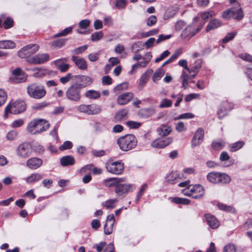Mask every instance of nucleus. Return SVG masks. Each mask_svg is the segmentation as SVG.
Wrapping results in <instances>:
<instances>
[{"instance_id":"1","label":"nucleus","mask_w":252,"mask_h":252,"mask_svg":"<svg viewBox=\"0 0 252 252\" xmlns=\"http://www.w3.org/2000/svg\"><path fill=\"white\" fill-rule=\"evenodd\" d=\"M117 143L120 149L124 152H127L134 149L137 145V140L133 134H126L119 137Z\"/></svg>"},{"instance_id":"2","label":"nucleus","mask_w":252,"mask_h":252,"mask_svg":"<svg viewBox=\"0 0 252 252\" xmlns=\"http://www.w3.org/2000/svg\"><path fill=\"white\" fill-rule=\"evenodd\" d=\"M50 126L48 122L44 119H35L29 123L28 131L32 134H37L47 130Z\"/></svg>"},{"instance_id":"3","label":"nucleus","mask_w":252,"mask_h":252,"mask_svg":"<svg viewBox=\"0 0 252 252\" xmlns=\"http://www.w3.org/2000/svg\"><path fill=\"white\" fill-rule=\"evenodd\" d=\"M82 89L80 83L76 82L72 83L65 92L67 99L72 101L79 102L81 98Z\"/></svg>"},{"instance_id":"4","label":"nucleus","mask_w":252,"mask_h":252,"mask_svg":"<svg viewBox=\"0 0 252 252\" xmlns=\"http://www.w3.org/2000/svg\"><path fill=\"white\" fill-rule=\"evenodd\" d=\"M27 94L32 98L39 99L43 98L46 94L44 87L36 83H32L27 88Z\"/></svg>"},{"instance_id":"5","label":"nucleus","mask_w":252,"mask_h":252,"mask_svg":"<svg viewBox=\"0 0 252 252\" xmlns=\"http://www.w3.org/2000/svg\"><path fill=\"white\" fill-rule=\"evenodd\" d=\"M244 17L243 10L239 3H237L236 6L224 11L222 17L226 20L233 18L236 20H241Z\"/></svg>"},{"instance_id":"6","label":"nucleus","mask_w":252,"mask_h":252,"mask_svg":"<svg viewBox=\"0 0 252 252\" xmlns=\"http://www.w3.org/2000/svg\"><path fill=\"white\" fill-rule=\"evenodd\" d=\"M207 178L209 182L214 184H227L231 181L228 175L215 172L209 173Z\"/></svg>"},{"instance_id":"7","label":"nucleus","mask_w":252,"mask_h":252,"mask_svg":"<svg viewBox=\"0 0 252 252\" xmlns=\"http://www.w3.org/2000/svg\"><path fill=\"white\" fill-rule=\"evenodd\" d=\"M26 107L25 102L23 100H17L6 106L5 109V114L9 112L13 114H19L26 110Z\"/></svg>"},{"instance_id":"8","label":"nucleus","mask_w":252,"mask_h":252,"mask_svg":"<svg viewBox=\"0 0 252 252\" xmlns=\"http://www.w3.org/2000/svg\"><path fill=\"white\" fill-rule=\"evenodd\" d=\"M39 48L38 45L34 44H29L24 46L21 49H20L18 52V56L21 58L28 59L30 58V56L36 52Z\"/></svg>"},{"instance_id":"9","label":"nucleus","mask_w":252,"mask_h":252,"mask_svg":"<svg viewBox=\"0 0 252 252\" xmlns=\"http://www.w3.org/2000/svg\"><path fill=\"white\" fill-rule=\"evenodd\" d=\"M32 147L28 143H23L20 144L16 149L17 156L23 158L29 157L32 154Z\"/></svg>"},{"instance_id":"10","label":"nucleus","mask_w":252,"mask_h":252,"mask_svg":"<svg viewBox=\"0 0 252 252\" xmlns=\"http://www.w3.org/2000/svg\"><path fill=\"white\" fill-rule=\"evenodd\" d=\"M106 167L109 172L119 175L123 172L124 165L121 161H117L108 163Z\"/></svg>"},{"instance_id":"11","label":"nucleus","mask_w":252,"mask_h":252,"mask_svg":"<svg viewBox=\"0 0 252 252\" xmlns=\"http://www.w3.org/2000/svg\"><path fill=\"white\" fill-rule=\"evenodd\" d=\"M49 60V55L47 53L38 54L35 56L27 59L26 61L34 64L44 63Z\"/></svg>"},{"instance_id":"12","label":"nucleus","mask_w":252,"mask_h":252,"mask_svg":"<svg viewBox=\"0 0 252 252\" xmlns=\"http://www.w3.org/2000/svg\"><path fill=\"white\" fill-rule=\"evenodd\" d=\"M10 79L14 83H20L26 81L27 75L20 68H17L12 71Z\"/></svg>"},{"instance_id":"13","label":"nucleus","mask_w":252,"mask_h":252,"mask_svg":"<svg viewBox=\"0 0 252 252\" xmlns=\"http://www.w3.org/2000/svg\"><path fill=\"white\" fill-rule=\"evenodd\" d=\"M125 181L119 182L115 188V192L119 196L127 194L130 190L131 185L123 183Z\"/></svg>"},{"instance_id":"14","label":"nucleus","mask_w":252,"mask_h":252,"mask_svg":"<svg viewBox=\"0 0 252 252\" xmlns=\"http://www.w3.org/2000/svg\"><path fill=\"white\" fill-rule=\"evenodd\" d=\"M190 191L192 194V198L200 199L202 198L205 193L204 188L200 184L191 186Z\"/></svg>"},{"instance_id":"15","label":"nucleus","mask_w":252,"mask_h":252,"mask_svg":"<svg viewBox=\"0 0 252 252\" xmlns=\"http://www.w3.org/2000/svg\"><path fill=\"white\" fill-rule=\"evenodd\" d=\"M203 26L196 29L195 30L194 27L189 25L182 32L181 37L182 38H190L194 36L196 32H199L202 28Z\"/></svg>"},{"instance_id":"16","label":"nucleus","mask_w":252,"mask_h":252,"mask_svg":"<svg viewBox=\"0 0 252 252\" xmlns=\"http://www.w3.org/2000/svg\"><path fill=\"white\" fill-rule=\"evenodd\" d=\"M204 138V130L202 128H199L195 132L194 136L191 140L192 147L199 146L202 142Z\"/></svg>"},{"instance_id":"17","label":"nucleus","mask_w":252,"mask_h":252,"mask_svg":"<svg viewBox=\"0 0 252 252\" xmlns=\"http://www.w3.org/2000/svg\"><path fill=\"white\" fill-rule=\"evenodd\" d=\"M133 97V93L131 92L125 93L118 96L117 102L119 105H124L129 102Z\"/></svg>"},{"instance_id":"18","label":"nucleus","mask_w":252,"mask_h":252,"mask_svg":"<svg viewBox=\"0 0 252 252\" xmlns=\"http://www.w3.org/2000/svg\"><path fill=\"white\" fill-rule=\"evenodd\" d=\"M42 160L38 158H32L27 160L26 165L31 169H36L42 164Z\"/></svg>"},{"instance_id":"19","label":"nucleus","mask_w":252,"mask_h":252,"mask_svg":"<svg viewBox=\"0 0 252 252\" xmlns=\"http://www.w3.org/2000/svg\"><path fill=\"white\" fill-rule=\"evenodd\" d=\"M181 178L180 174L177 172H171L165 176L164 184L165 185L174 184L177 183L178 179Z\"/></svg>"},{"instance_id":"20","label":"nucleus","mask_w":252,"mask_h":252,"mask_svg":"<svg viewBox=\"0 0 252 252\" xmlns=\"http://www.w3.org/2000/svg\"><path fill=\"white\" fill-rule=\"evenodd\" d=\"M204 217L206 219L208 224L211 228L216 229L219 226L220 222L215 216L208 214H205Z\"/></svg>"},{"instance_id":"21","label":"nucleus","mask_w":252,"mask_h":252,"mask_svg":"<svg viewBox=\"0 0 252 252\" xmlns=\"http://www.w3.org/2000/svg\"><path fill=\"white\" fill-rule=\"evenodd\" d=\"M67 59L64 58L56 60L54 63L59 69H60L62 72H64L66 71L69 67L68 64L64 63L67 62Z\"/></svg>"},{"instance_id":"22","label":"nucleus","mask_w":252,"mask_h":252,"mask_svg":"<svg viewBox=\"0 0 252 252\" xmlns=\"http://www.w3.org/2000/svg\"><path fill=\"white\" fill-rule=\"evenodd\" d=\"M156 112V110L154 108H143L139 111L138 116L142 118H148L154 115Z\"/></svg>"},{"instance_id":"23","label":"nucleus","mask_w":252,"mask_h":252,"mask_svg":"<svg viewBox=\"0 0 252 252\" xmlns=\"http://www.w3.org/2000/svg\"><path fill=\"white\" fill-rule=\"evenodd\" d=\"M71 59L75 64L80 69H86L87 68V63L86 61L81 57L72 56Z\"/></svg>"},{"instance_id":"24","label":"nucleus","mask_w":252,"mask_h":252,"mask_svg":"<svg viewBox=\"0 0 252 252\" xmlns=\"http://www.w3.org/2000/svg\"><path fill=\"white\" fill-rule=\"evenodd\" d=\"M157 131L159 136H166L171 132L172 128L170 126L164 124L160 126L157 129Z\"/></svg>"},{"instance_id":"25","label":"nucleus","mask_w":252,"mask_h":252,"mask_svg":"<svg viewBox=\"0 0 252 252\" xmlns=\"http://www.w3.org/2000/svg\"><path fill=\"white\" fill-rule=\"evenodd\" d=\"M121 181H125V179L123 178H110L105 180L103 181V184L107 187H115V188L118 183Z\"/></svg>"},{"instance_id":"26","label":"nucleus","mask_w":252,"mask_h":252,"mask_svg":"<svg viewBox=\"0 0 252 252\" xmlns=\"http://www.w3.org/2000/svg\"><path fill=\"white\" fill-rule=\"evenodd\" d=\"M178 11V8L177 7L173 6H169L166 10L164 15L163 19L164 20H167L174 17Z\"/></svg>"},{"instance_id":"27","label":"nucleus","mask_w":252,"mask_h":252,"mask_svg":"<svg viewBox=\"0 0 252 252\" xmlns=\"http://www.w3.org/2000/svg\"><path fill=\"white\" fill-rule=\"evenodd\" d=\"M193 73V74L192 75L189 76V75L186 74L185 71L182 72L181 75V79L182 80V86L185 89H187L188 87L189 80L193 79L197 73L195 72Z\"/></svg>"},{"instance_id":"28","label":"nucleus","mask_w":252,"mask_h":252,"mask_svg":"<svg viewBox=\"0 0 252 252\" xmlns=\"http://www.w3.org/2000/svg\"><path fill=\"white\" fill-rule=\"evenodd\" d=\"M77 77L80 79V82L82 83H80L82 89L91 85L94 81L93 79L88 76L81 75L78 76Z\"/></svg>"},{"instance_id":"29","label":"nucleus","mask_w":252,"mask_h":252,"mask_svg":"<svg viewBox=\"0 0 252 252\" xmlns=\"http://www.w3.org/2000/svg\"><path fill=\"white\" fill-rule=\"evenodd\" d=\"M61 164L63 166L72 165L75 163V159L71 156H66L61 158Z\"/></svg>"},{"instance_id":"30","label":"nucleus","mask_w":252,"mask_h":252,"mask_svg":"<svg viewBox=\"0 0 252 252\" xmlns=\"http://www.w3.org/2000/svg\"><path fill=\"white\" fill-rule=\"evenodd\" d=\"M222 23L220 20L214 19L211 20L208 24L206 31L207 32H209L211 30L217 29L221 26Z\"/></svg>"},{"instance_id":"31","label":"nucleus","mask_w":252,"mask_h":252,"mask_svg":"<svg viewBox=\"0 0 252 252\" xmlns=\"http://www.w3.org/2000/svg\"><path fill=\"white\" fill-rule=\"evenodd\" d=\"M128 110L126 109H123L116 113L114 116V119L116 122H120L123 120L126 119L128 114Z\"/></svg>"},{"instance_id":"32","label":"nucleus","mask_w":252,"mask_h":252,"mask_svg":"<svg viewBox=\"0 0 252 252\" xmlns=\"http://www.w3.org/2000/svg\"><path fill=\"white\" fill-rule=\"evenodd\" d=\"M16 47V43L11 40L0 41V49H14Z\"/></svg>"},{"instance_id":"33","label":"nucleus","mask_w":252,"mask_h":252,"mask_svg":"<svg viewBox=\"0 0 252 252\" xmlns=\"http://www.w3.org/2000/svg\"><path fill=\"white\" fill-rule=\"evenodd\" d=\"M85 96L89 99H97L100 96V93L97 91L90 90L86 92Z\"/></svg>"},{"instance_id":"34","label":"nucleus","mask_w":252,"mask_h":252,"mask_svg":"<svg viewBox=\"0 0 252 252\" xmlns=\"http://www.w3.org/2000/svg\"><path fill=\"white\" fill-rule=\"evenodd\" d=\"M32 70L34 72L33 76L35 77H42L48 73L46 69L41 67L34 68Z\"/></svg>"},{"instance_id":"35","label":"nucleus","mask_w":252,"mask_h":252,"mask_svg":"<svg viewBox=\"0 0 252 252\" xmlns=\"http://www.w3.org/2000/svg\"><path fill=\"white\" fill-rule=\"evenodd\" d=\"M151 72H152V70H148L141 76L139 82V86L141 88H143L148 82L149 79L148 72L150 73Z\"/></svg>"},{"instance_id":"36","label":"nucleus","mask_w":252,"mask_h":252,"mask_svg":"<svg viewBox=\"0 0 252 252\" xmlns=\"http://www.w3.org/2000/svg\"><path fill=\"white\" fill-rule=\"evenodd\" d=\"M165 71L161 68L157 69L153 76V80L155 83H157L164 75Z\"/></svg>"},{"instance_id":"37","label":"nucleus","mask_w":252,"mask_h":252,"mask_svg":"<svg viewBox=\"0 0 252 252\" xmlns=\"http://www.w3.org/2000/svg\"><path fill=\"white\" fill-rule=\"evenodd\" d=\"M118 202L116 198L107 200L102 203V206L107 209H112L115 207V204Z\"/></svg>"},{"instance_id":"38","label":"nucleus","mask_w":252,"mask_h":252,"mask_svg":"<svg viewBox=\"0 0 252 252\" xmlns=\"http://www.w3.org/2000/svg\"><path fill=\"white\" fill-rule=\"evenodd\" d=\"M101 111L100 106L94 104L89 105V115H96L100 113Z\"/></svg>"},{"instance_id":"39","label":"nucleus","mask_w":252,"mask_h":252,"mask_svg":"<svg viewBox=\"0 0 252 252\" xmlns=\"http://www.w3.org/2000/svg\"><path fill=\"white\" fill-rule=\"evenodd\" d=\"M42 178V176L41 174L39 173H33L31 174L27 178L26 181L28 183H32L39 181Z\"/></svg>"},{"instance_id":"40","label":"nucleus","mask_w":252,"mask_h":252,"mask_svg":"<svg viewBox=\"0 0 252 252\" xmlns=\"http://www.w3.org/2000/svg\"><path fill=\"white\" fill-rule=\"evenodd\" d=\"M171 201L178 204L188 205L189 204L190 200L187 198L181 197H173L172 198Z\"/></svg>"},{"instance_id":"41","label":"nucleus","mask_w":252,"mask_h":252,"mask_svg":"<svg viewBox=\"0 0 252 252\" xmlns=\"http://www.w3.org/2000/svg\"><path fill=\"white\" fill-rule=\"evenodd\" d=\"M128 88V83L126 82H124L123 83L118 85L114 88V92L116 94H118L121 93V92L126 90Z\"/></svg>"},{"instance_id":"42","label":"nucleus","mask_w":252,"mask_h":252,"mask_svg":"<svg viewBox=\"0 0 252 252\" xmlns=\"http://www.w3.org/2000/svg\"><path fill=\"white\" fill-rule=\"evenodd\" d=\"M244 144L245 142L243 141L235 142L230 146V151L232 152H235L243 147Z\"/></svg>"},{"instance_id":"43","label":"nucleus","mask_w":252,"mask_h":252,"mask_svg":"<svg viewBox=\"0 0 252 252\" xmlns=\"http://www.w3.org/2000/svg\"><path fill=\"white\" fill-rule=\"evenodd\" d=\"M151 145L153 147L158 149L165 147V144H163L162 140L161 138H158L153 141Z\"/></svg>"},{"instance_id":"44","label":"nucleus","mask_w":252,"mask_h":252,"mask_svg":"<svg viewBox=\"0 0 252 252\" xmlns=\"http://www.w3.org/2000/svg\"><path fill=\"white\" fill-rule=\"evenodd\" d=\"M66 39H60L52 42V45L55 47L61 48L64 46L65 44Z\"/></svg>"},{"instance_id":"45","label":"nucleus","mask_w":252,"mask_h":252,"mask_svg":"<svg viewBox=\"0 0 252 252\" xmlns=\"http://www.w3.org/2000/svg\"><path fill=\"white\" fill-rule=\"evenodd\" d=\"M172 105V101L168 99L164 98L162 99L158 107L160 108L171 107Z\"/></svg>"},{"instance_id":"46","label":"nucleus","mask_w":252,"mask_h":252,"mask_svg":"<svg viewBox=\"0 0 252 252\" xmlns=\"http://www.w3.org/2000/svg\"><path fill=\"white\" fill-rule=\"evenodd\" d=\"M201 62L200 60L196 61L194 64L191 65V67L190 68V71L191 72L198 73L199 68L201 67Z\"/></svg>"},{"instance_id":"47","label":"nucleus","mask_w":252,"mask_h":252,"mask_svg":"<svg viewBox=\"0 0 252 252\" xmlns=\"http://www.w3.org/2000/svg\"><path fill=\"white\" fill-rule=\"evenodd\" d=\"M49 105V103L46 101H43L36 103L32 106V109L36 110H41L44 108L47 107Z\"/></svg>"},{"instance_id":"48","label":"nucleus","mask_w":252,"mask_h":252,"mask_svg":"<svg viewBox=\"0 0 252 252\" xmlns=\"http://www.w3.org/2000/svg\"><path fill=\"white\" fill-rule=\"evenodd\" d=\"M103 36L102 32H95L91 35V40L94 42H96L101 39Z\"/></svg>"},{"instance_id":"49","label":"nucleus","mask_w":252,"mask_h":252,"mask_svg":"<svg viewBox=\"0 0 252 252\" xmlns=\"http://www.w3.org/2000/svg\"><path fill=\"white\" fill-rule=\"evenodd\" d=\"M237 34L236 31L228 33L222 39V41L224 43H226L228 41L233 39L234 36Z\"/></svg>"},{"instance_id":"50","label":"nucleus","mask_w":252,"mask_h":252,"mask_svg":"<svg viewBox=\"0 0 252 252\" xmlns=\"http://www.w3.org/2000/svg\"><path fill=\"white\" fill-rule=\"evenodd\" d=\"M7 99V94L6 92L0 89V107L3 105Z\"/></svg>"},{"instance_id":"51","label":"nucleus","mask_w":252,"mask_h":252,"mask_svg":"<svg viewBox=\"0 0 252 252\" xmlns=\"http://www.w3.org/2000/svg\"><path fill=\"white\" fill-rule=\"evenodd\" d=\"M215 13L213 11H206L202 12L200 14L201 18L204 20H206L209 18L215 16Z\"/></svg>"},{"instance_id":"52","label":"nucleus","mask_w":252,"mask_h":252,"mask_svg":"<svg viewBox=\"0 0 252 252\" xmlns=\"http://www.w3.org/2000/svg\"><path fill=\"white\" fill-rule=\"evenodd\" d=\"M18 133L16 130H12L9 131L6 135V138L8 140L12 141L16 139Z\"/></svg>"},{"instance_id":"53","label":"nucleus","mask_w":252,"mask_h":252,"mask_svg":"<svg viewBox=\"0 0 252 252\" xmlns=\"http://www.w3.org/2000/svg\"><path fill=\"white\" fill-rule=\"evenodd\" d=\"M88 48L87 45L80 46L72 50V53L74 54L78 55L83 53Z\"/></svg>"},{"instance_id":"54","label":"nucleus","mask_w":252,"mask_h":252,"mask_svg":"<svg viewBox=\"0 0 252 252\" xmlns=\"http://www.w3.org/2000/svg\"><path fill=\"white\" fill-rule=\"evenodd\" d=\"M126 125L130 128L135 129L139 127L141 123L135 121H129L126 122Z\"/></svg>"},{"instance_id":"55","label":"nucleus","mask_w":252,"mask_h":252,"mask_svg":"<svg viewBox=\"0 0 252 252\" xmlns=\"http://www.w3.org/2000/svg\"><path fill=\"white\" fill-rule=\"evenodd\" d=\"M127 2L126 0H116L115 6L118 9H124L126 7Z\"/></svg>"},{"instance_id":"56","label":"nucleus","mask_w":252,"mask_h":252,"mask_svg":"<svg viewBox=\"0 0 252 252\" xmlns=\"http://www.w3.org/2000/svg\"><path fill=\"white\" fill-rule=\"evenodd\" d=\"M77 110L82 113H85L89 115V105L81 104L78 106Z\"/></svg>"},{"instance_id":"57","label":"nucleus","mask_w":252,"mask_h":252,"mask_svg":"<svg viewBox=\"0 0 252 252\" xmlns=\"http://www.w3.org/2000/svg\"><path fill=\"white\" fill-rule=\"evenodd\" d=\"M72 27H68V28H65L62 32H61L58 33H57L54 36L55 37H56L62 36H65L72 32Z\"/></svg>"},{"instance_id":"58","label":"nucleus","mask_w":252,"mask_h":252,"mask_svg":"<svg viewBox=\"0 0 252 252\" xmlns=\"http://www.w3.org/2000/svg\"><path fill=\"white\" fill-rule=\"evenodd\" d=\"M194 116L192 113H186L180 115L177 118H175V120L191 119L194 118Z\"/></svg>"},{"instance_id":"59","label":"nucleus","mask_w":252,"mask_h":252,"mask_svg":"<svg viewBox=\"0 0 252 252\" xmlns=\"http://www.w3.org/2000/svg\"><path fill=\"white\" fill-rule=\"evenodd\" d=\"M73 146L72 143L69 141H65L62 145L60 147L61 150L70 149Z\"/></svg>"},{"instance_id":"60","label":"nucleus","mask_w":252,"mask_h":252,"mask_svg":"<svg viewBox=\"0 0 252 252\" xmlns=\"http://www.w3.org/2000/svg\"><path fill=\"white\" fill-rule=\"evenodd\" d=\"M72 78V74L69 73H67L65 76L61 77L60 78V81L63 84H65L68 82Z\"/></svg>"},{"instance_id":"61","label":"nucleus","mask_w":252,"mask_h":252,"mask_svg":"<svg viewBox=\"0 0 252 252\" xmlns=\"http://www.w3.org/2000/svg\"><path fill=\"white\" fill-rule=\"evenodd\" d=\"M157 21V17L155 15H151L147 19V25L150 27L152 26L156 23Z\"/></svg>"},{"instance_id":"62","label":"nucleus","mask_w":252,"mask_h":252,"mask_svg":"<svg viewBox=\"0 0 252 252\" xmlns=\"http://www.w3.org/2000/svg\"><path fill=\"white\" fill-rule=\"evenodd\" d=\"M218 207L220 210L225 211L227 212H231L233 211V208L232 207L230 206H227L226 205L222 204V203H219L218 204Z\"/></svg>"},{"instance_id":"63","label":"nucleus","mask_w":252,"mask_h":252,"mask_svg":"<svg viewBox=\"0 0 252 252\" xmlns=\"http://www.w3.org/2000/svg\"><path fill=\"white\" fill-rule=\"evenodd\" d=\"M13 25V21L9 18L6 19L3 22V27L5 29L11 28Z\"/></svg>"},{"instance_id":"64","label":"nucleus","mask_w":252,"mask_h":252,"mask_svg":"<svg viewBox=\"0 0 252 252\" xmlns=\"http://www.w3.org/2000/svg\"><path fill=\"white\" fill-rule=\"evenodd\" d=\"M223 252H236V248L234 245L228 244L224 247Z\"/></svg>"}]
</instances>
